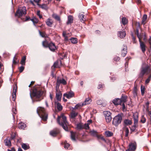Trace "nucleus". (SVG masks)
I'll list each match as a JSON object with an SVG mask.
<instances>
[{
	"label": "nucleus",
	"instance_id": "obj_1",
	"mask_svg": "<svg viewBox=\"0 0 151 151\" xmlns=\"http://www.w3.org/2000/svg\"><path fill=\"white\" fill-rule=\"evenodd\" d=\"M58 124L61 125L63 128L66 131H68L67 126L68 125L66 117L63 114H62L60 116H58L57 119Z\"/></svg>",
	"mask_w": 151,
	"mask_h": 151
},
{
	"label": "nucleus",
	"instance_id": "obj_2",
	"mask_svg": "<svg viewBox=\"0 0 151 151\" xmlns=\"http://www.w3.org/2000/svg\"><path fill=\"white\" fill-rule=\"evenodd\" d=\"M43 93V91L41 90H34L32 93V96L33 98L32 97L30 93V96L31 99L33 100L34 101H39L42 99L41 97Z\"/></svg>",
	"mask_w": 151,
	"mask_h": 151
},
{
	"label": "nucleus",
	"instance_id": "obj_3",
	"mask_svg": "<svg viewBox=\"0 0 151 151\" xmlns=\"http://www.w3.org/2000/svg\"><path fill=\"white\" fill-rule=\"evenodd\" d=\"M37 112L42 119L46 121L47 118V115L45 112V109L41 107H39L37 109Z\"/></svg>",
	"mask_w": 151,
	"mask_h": 151
},
{
	"label": "nucleus",
	"instance_id": "obj_4",
	"mask_svg": "<svg viewBox=\"0 0 151 151\" xmlns=\"http://www.w3.org/2000/svg\"><path fill=\"white\" fill-rule=\"evenodd\" d=\"M26 7L24 6H23L22 7H20L18 9L15 14V15L19 17L26 14Z\"/></svg>",
	"mask_w": 151,
	"mask_h": 151
},
{
	"label": "nucleus",
	"instance_id": "obj_5",
	"mask_svg": "<svg viewBox=\"0 0 151 151\" xmlns=\"http://www.w3.org/2000/svg\"><path fill=\"white\" fill-rule=\"evenodd\" d=\"M122 119V117L121 115L119 114L116 116L113 119L112 124L116 126H117L120 124Z\"/></svg>",
	"mask_w": 151,
	"mask_h": 151
},
{
	"label": "nucleus",
	"instance_id": "obj_6",
	"mask_svg": "<svg viewBox=\"0 0 151 151\" xmlns=\"http://www.w3.org/2000/svg\"><path fill=\"white\" fill-rule=\"evenodd\" d=\"M150 69L149 66H147L145 67L142 68L139 74V77L142 78L145 74H147L150 72Z\"/></svg>",
	"mask_w": 151,
	"mask_h": 151
},
{
	"label": "nucleus",
	"instance_id": "obj_7",
	"mask_svg": "<svg viewBox=\"0 0 151 151\" xmlns=\"http://www.w3.org/2000/svg\"><path fill=\"white\" fill-rule=\"evenodd\" d=\"M104 114L106 122H110L112 119L110 112L109 111H104Z\"/></svg>",
	"mask_w": 151,
	"mask_h": 151
},
{
	"label": "nucleus",
	"instance_id": "obj_8",
	"mask_svg": "<svg viewBox=\"0 0 151 151\" xmlns=\"http://www.w3.org/2000/svg\"><path fill=\"white\" fill-rule=\"evenodd\" d=\"M17 89V87L16 84L13 86V92L12 95V99L13 101H14L16 99V93Z\"/></svg>",
	"mask_w": 151,
	"mask_h": 151
},
{
	"label": "nucleus",
	"instance_id": "obj_9",
	"mask_svg": "<svg viewBox=\"0 0 151 151\" xmlns=\"http://www.w3.org/2000/svg\"><path fill=\"white\" fill-rule=\"evenodd\" d=\"M60 84H62L63 85H65L67 84V82L63 78L58 79V78L56 83V86L59 87Z\"/></svg>",
	"mask_w": 151,
	"mask_h": 151
},
{
	"label": "nucleus",
	"instance_id": "obj_10",
	"mask_svg": "<svg viewBox=\"0 0 151 151\" xmlns=\"http://www.w3.org/2000/svg\"><path fill=\"white\" fill-rule=\"evenodd\" d=\"M74 93L70 91L68 92L63 94V96L66 97L68 99H70L74 96Z\"/></svg>",
	"mask_w": 151,
	"mask_h": 151
},
{
	"label": "nucleus",
	"instance_id": "obj_11",
	"mask_svg": "<svg viewBox=\"0 0 151 151\" xmlns=\"http://www.w3.org/2000/svg\"><path fill=\"white\" fill-rule=\"evenodd\" d=\"M129 148L130 151H134L136 148V144L135 142L131 143L129 145Z\"/></svg>",
	"mask_w": 151,
	"mask_h": 151
},
{
	"label": "nucleus",
	"instance_id": "obj_12",
	"mask_svg": "<svg viewBox=\"0 0 151 151\" xmlns=\"http://www.w3.org/2000/svg\"><path fill=\"white\" fill-rule=\"evenodd\" d=\"M48 47L52 52H54L56 49V47L55 44L52 42L49 43Z\"/></svg>",
	"mask_w": 151,
	"mask_h": 151
},
{
	"label": "nucleus",
	"instance_id": "obj_13",
	"mask_svg": "<svg viewBox=\"0 0 151 151\" xmlns=\"http://www.w3.org/2000/svg\"><path fill=\"white\" fill-rule=\"evenodd\" d=\"M139 42L140 45V47L142 52L144 53L146 51V46L144 43L141 41V40H139Z\"/></svg>",
	"mask_w": 151,
	"mask_h": 151
},
{
	"label": "nucleus",
	"instance_id": "obj_14",
	"mask_svg": "<svg viewBox=\"0 0 151 151\" xmlns=\"http://www.w3.org/2000/svg\"><path fill=\"white\" fill-rule=\"evenodd\" d=\"M127 47L126 46L124 45L123 48L122 50V55L124 57L125 56L127 53Z\"/></svg>",
	"mask_w": 151,
	"mask_h": 151
},
{
	"label": "nucleus",
	"instance_id": "obj_15",
	"mask_svg": "<svg viewBox=\"0 0 151 151\" xmlns=\"http://www.w3.org/2000/svg\"><path fill=\"white\" fill-rule=\"evenodd\" d=\"M118 36L119 37L121 38H123L125 37L126 35V32L125 31L123 30L122 31H120L118 32Z\"/></svg>",
	"mask_w": 151,
	"mask_h": 151
},
{
	"label": "nucleus",
	"instance_id": "obj_16",
	"mask_svg": "<svg viewBox=\"0 0 151 151\" xmlns=\"http://www.w3.org/2000/svg\"><path fill=\"white\" fill-rule=\"evenodd\" d=\"M5 145L8 147H10L11 146V143L9 137H7L4 141Z\"/></svg>",
	"mask_w": 151,
	"mask_h": 151
},
{
	"label": "nucleus",
	"instance_id": "obj_17",
	"mask_svg": "<svg viewBox=\"0 0 151 151\" xmlns=\"http://www.w3.org/2000/svg\"><path fill=\"white\" fill-rule=\"evenodd\" d=\"M79 17L81 22L83 23H84L86 19L85 17V16L84 13H80L79 15Z\"/></svg>",
	"mask_w": 151,
	"mask_h": 151
},
{
	"label": "nucleus",
	"instance_id": "obj_18",
	"mask_svg": "<svg viewBox=\"0 0 151 151\" xmlns=\"http://www.w3.org/2000/svg\"><path fill=\"white\" fill-rule=\"evenodd\" d=\"M91 102V100L90 98H88L86 99L84 101V102L82 104V106L83 105H85L87 104H88L90 103Z\"/></svg>",
	"mask_w": 151,
	"mask_h": 151
},
{
	"label": "nucleus",
	"instance_id": "obj_19",
	"mask_svg": "<svg viewBox=\"0 0 151 151\" xmlns=\"http://www.w3.org/2000/svg\"><path fill=\"white\" fill-rule=\"evenodd\" d=\"M113 103L115 105H117L119 104H122L120 99H114L113 101Z\"/></svg>",
	"mask_w": 151,
	"mask_h": 151
},
{
	"label": "nucleus",
	"instance_id": "obj_20",
	"mask_svg": "<svg viewBox=\"0 0 151 151\" xmlns=\"http://www.w3.org/2000/svg\"><path fill=\"white\" fill-rule=\"evenodd\" d=\"M73 17L71 15H70L68 17V20L67 22V24H71L73 22Z\"/></svg>",
	"mask_w": 151,
	"mask_h": 151
},
{
	"label": "nucleus",
	"instance_id": "obj_21",
	"mask_svg": "<svg viewBox=\"0 0 151 151\" xmlns=\"http://www.w3.org/2000/svg\"><path fill=\"white\" fill-rule=\"evenodd\" d=\"M46 23L47 25L49 27H51L53 23L52 20L50 19H48L46 22Z\"/></svg>",
	"mask_w": 151,
	"mask_h": 151
},
{
	"label": "nucleus",
	"instance_id": "obj_22",
	"mask_svg": "<svg viewBox=\"0 0 151 151\" xmlns=\"http://www.w3.org/2000/svg\"><path fill=\"white\" fill-rule=\"evenodd\" d=\"M59 131L58 130H53L51 131L50 132V135L52 136H55L58 133Z\"/></svg>",
	"mask_w": 151,
	"mask_h": 151
},
{
	"label": "nucleus",
	"instance_id": "obj_23",
	"mask_svg": "<svg viewBox=\"0 0 151 151\" xmlns=\"http://www.w3.org/2000/svg\"><path fill=\"white\" fill-rule=\"evenodd\" d=\"M18 127L20 129H24L26 127V124L22 122L19 123L18 125Z\"/></svg>",
	"mask_w": 151,
	"mask_h": 151
},
{
	"label": "nucleus",
	"instance_id": "obj_24",
	"mask_svg": "<svg viewBox=\"0 0 151 151\" xmlns=\"http://www.w3.org/2000/svg\"><path fill=\"white\" fill-rule=\"evenodd\" d=\"M31 21L33 22L34 25L36 26L35 24L38 23V19L35 17H33L31 18Z\"/></svg>",
	"mask_w": 151,
	"mask_h": 151
},
{
	"label": "nucleus",
	"instance_id": "obj_25",
	"mask_svg": "<svg viewBox=\"0 0 151 151\" xmlns=\"http://www.w3.org/2000/svg\"><path fill=\"white\" fill-rule=\"evenodd\" d=\"M134 120V123L135 124H137L138 122V115L137 114H134L133 115Z\"/></svg>",
	"mask_w": 151,
	"mask_h": 151
},
{
	"label": "nucleus",
	"instance_id": "obj_26",
	"mask_svg": "<svg viewBox=\"0 0 151 151\" xmlns=\"http://www.w3.org/2000/svg\"><path fill=\"white\" fill-rule=\"evenodd\" d=\"M62 96V94L60 92L56 93V97L58 101H60Z\"/></svg>",
	"mask_w": 151,
	"mask_h": 151
},
{
	"label": "nucleus",
	"instance_id": "obj_27",
	"mask_svg": "<svg viewBox=\"0 0 151 151\" xmlns=\"http://www.w3.org/2000/svg\"><path fill=\"white\" fill-rule=\"evenodd\" d=\"M71 139L74 141L76 140V132H71Z\"/></svg>",
	"mask_w": 151,
	"mask_h": 151
},
{
	"label": "nucleus",
	"instance_id": "obj_28",
	"mask_svg": "<svg viewBox=\"0 0 151 151\" xmlns=\"http://www.w3.org/2000/svg\"><path fill=\"white\" fill-rule=\"evenodd\" d=\"M55 104L58 110L61 111L62 109V106L61 104L59 102H55Z\"/></svg>",
	"mask_w": 151,
	"mask_h": 151
},
{
	"label": "nucleus",
	"instance_id": "obj_29",
	"mask_svg": "<svg viewBox=\"0 0 151 151\" xmlns=\"http://www.w3.org/2000/svg\"><path fill=\"white\" fill-rule=\"evenodd\" d=\"M124 124L126 125H130L132 124V121L128 119H125L124 120Z\"/></svg>",
	"mask_w": 151,
	"mask_h": 151
},
{
	"label": "nucleus",
	"instance_id": "obj_30",
	"mask_svg": "<svg viewBox=\"0 0 151 151\" xmlns=\"http://www.w3.org/2000/svg\"><path fill=\"white\" fill-rule=\"evenodd\" d=\"M123 129L125 132V136L126 137H128L129 132V130L127 127L125 126L124 127Z\"/></svg>",
	"mask_w": 151,
	"mask_h": 151
},
{
	"label": "nucleus",
	"instance_id": "obj_31",
	"mask_svg": "<svg viewBox=\"0 0 151 151\" xmlns=\"http://www.w3.org/2000/svg\"><path fill=\"white\" fill-rule=\"evenodd\" d=\"M76 129L77 130H81L83 129V124L79 123L76 125Z\"/></svg>",
	"mask_w": 151,
	"mask_h": 151
},
{
	"label": "nucleus",
	"instance_id": "obj_32",
	"mask_svg": "<svg viewBox=\"0 0 151 151\" xmlns=\"http://www.w3.org/2000/svg\"><path fill=\"white\" fill-rule=\"evenodd\" d=\"M52 17L56 20L58 21H60V18L57 14H53L52 15Z\"/></svg>",
	"mask_w": 151,
	"mask_h": 151
},
{
	"label": "nucleus",
	"instance_id": "obj_33",
	"mask_svg": "<svg viewBox=\"0 0 151 151\" xmlns=\"http://www.w3.org/2000/svg\"><path fill=\"white\" fill-rule=\"evenodd\" d=\"M105 135L107 137H110L113 135V133L109 131H106L105 132Z\"/></svg>",
	"mask_w": 151,
	"mask_h": 151
},
{
	"label": "nucleus",
	"instance_id": "obj_34",
	"mask_svg": "<svg viewBox=\"0 0 151 151\" xmlns=\"http://www.w3.org/2000/svg\"><path fill=\"white\" fill-rule=\"evenodd\" d=\"M127 97L126 96H122L121 100V104H124V103L127 101Z\"/></svg>",
	"mask_w": 151,
	"mask_h": 151
},
{
	"label": "nucleus",
	"instance_id": "obj_35",
	"mask_svg": "<svg viewBox=\"0 0 151 151\" xmlns=\"http://www.w3.org/2000/svg\"><path fill=\"white\" fill-rule=\"evenodd\" d=\"M22 147L25 150H27L29 148V147L28 145L23 143L22 145Z\"/></svg>",
	"mask_w": 151,
	"mask_h": 151
},
{
	"label": "nucleus",
	"instance_id": "obj_36",
	"mask_svg": "<svg viewBox=\"0 0 151 151\" xmlns=\"http://www.w3.org/2000/svg\"><path fill=\"white\" fill-rule=\"evenodd\" d=\"M49 43L46 40L43 41L42 42V45L45 47H49Z\"/></svg>",
	"mask_w": 151,
	"mask_h": 151
},
{
	"label": "nucleus",
	"instance_id": "obj_37",
	"mask_svg": "<svg viewBox=\"0 0 151 151\" xmlns=\"http://www.w3.org/2000/svg\"><path fill=\"white\" fill-rule=\"evenodd\" d=\"M147 18V15L146 14H144L142 18V23L144 24L145 23V21L146 20Z\"/></svg>",
	"mask_w": 151,
	"mask_h": 151
},
{
	"label": "nucleus",
	"instance_id": "obj_38",
	"mask_svg": "<svg viewBox=\"0 0 151 151\" xmlns=\"http://www.w3.org/2000/svg\"><path fill=\"white\" fill-rule=\"evenodd\" d=\"M127 20L125 17H123L122 19V22L123 25H125L127 23Z\"/></svg>",
	"mask_w": 151,
	"mask_h": 151
},
{
	"label": "nucleus",
	"instance_id": "obj_39",
	"mask_svg": "<svg viewBox=\"0 0 151 151\" xmlns=\"http://www.w3.org/2000/svg\"><path fill=\"white\" fill-rule=\"evenodd\" d=\"M26 59V57L25 56H24L22 58L20 63L22 65H25Z\"/></svg>",
	"mask_w": 151,
	"mask_h": 151
},
{
	"label": "nucleus",
	"instance_id": "obj_40",
	"mask_svg": "<svg viewBox=\"0 0 151 151\" xmlns=\"http://www.w3.org/2000/svg\"><path fill=\"white\" fill-rule=\"evenodd\" d=\"M90 133L92 136H96L98 135L97 134V132L96 131L93 130L90 131Z\"/></svg>",
	"mask_w": 151,
	"mask_h": 151
},
{
	"label": "nucleus",
	"instance_id": "obj_41",
	"mask_svg": "<svg viewBox=\"0 0 151 151\" xmlns=\"http://www.w3.org/2000/svg\"><path fill=\"white\" fill-rule=\"evenodd\" d=\"M71 42L73 44H76L77 43L78 40L75 38H73L70 39Z\"/></svg>",
	"mask_w": 151,
	"mask_h": 151
},
{
	"label": "nucleus",
	"instance_id": "obj_42",
	"mask_svg": "<svg viewBox=\"0 0 151 151\" xmlns=\"http://www.w3.org/2000/svg\"><path fill=\"white\" fill-rule=\"evenodd\" d=\"M63 37L64 38V40L65 41H68V37L66 35V32L64 31L63 33Z\"/></svg>",
	"mask_w": 151,
	"mask_h": 151
},
{
	"label": "nucleus",
	"instance_id": "obj_43",
	"mask_svg": "<svg viewBox=\"0 0 151 151\" xmlns=\"http://www.w3.org/2000/svg\"><path fill=\"white\" fill-rule=\"evenodd\" d=\"M97 137L99 139H101V140L104 141L105 142H106V141L105 140V139L104 138L103 136H102L101 135H97Z\"/></svg>",
	"mask_w": 151,
	"mask_h": 151
},
{
	"label": "nucleus",
	"instance_id": "obj_44",
	"mask_svg": "<svg viewBox=\"0 0 151 151\" xmlns=\"http://www.w3.org/2000/svg\"><path fill=\"white\" fill-rule=\"evenodd\" d=\"M89 124L88 123H86L84 124H83V129H89Z\"/></svg>",
	"mask_w": 151,
	"mask_h": 151
},
{
	"label": "nucleus",
	"instance_id": "obj_45",
	"mask_svg": "<svg viewBox=\"0 0 151 151\" xmlns=\"http://www.w3.org/2000/svg\"><path fill=\"white\" fill-rule=\"evenodd\" d=\"M78 114L77 113H76L74 112H73L71 114V117L72 118H74Z\"/></svg>",
	"mask_w": 151,
	"mask_h": 151
},
{
	"label": "nucleus",
	"instance_id": "obj_46",
	"mask_svg": "<svg viewBox=\"0 0 151 151\" xmlns=\"http://www.w3.org/2000/svg\"><path fill=\"white\" fill-rule=\"evenodd\" d=\"M136 34L137 35V36L138 38L139 39V40L140 39L141 40V38H142V36H141L140 35H139V30L138 29H136Z\"/></svg>",
	"mask_w": 151,
	"mask_h": 151
},
{
	"label": "nucleus",
	"instance_id": "obj_47",
	"mask_svg": "<svg viewBox=\"0 0 151 151\" xmlns=\"http://www.w3.org/2000/svg\"><path fill=\"white\" fill-rule=\"evenodd\" d=\"M39 32L40 34L42 37H46L47 35L45 32H41L40 31Z\"/></svg>",
	"mask_w": 151,
	"mask_h": 151
},
{
	"label": "nucleus",
	"instance_id": "obj_48",
	"mask_svg": "<svg viewBox=\"0 0 151 151\" xmlns=\"http://www.w3.org/2000/svg\"><path fill=\"white\" fill-rule=\"evenodd\" d=\"M146 121V119L145 118L144 116L142 115L141 116V122L143 123H145Z\"/></svg>",
	"mask_w": 151,
	"mask_h": 151
},
{
	"label": "nucleus",
	"instance_id": "obj_49",
	"mask_svg": "<svg viewBox=\"0 0 151 151\" xmlns=\"http://www.w3.org/2000/svg\"><path fill=\"white\" fill-rule=\"evenodd\" d=\"M141 94L142 95H143L144 93L145 92V88L144 86H141Z\"/></svg>",
	"mask_w": 151,
	"mask_h": 151
},
{
	"label": "nucleus",
	"instance_id": "obj_50",
	"mask_svg": "<svg viewBox=\"0 0 151 151\" xmlns=\"http://www.w3.org/2000/svg\"><path fill=\"white\" fill-rule=\"evenodd\" d=\"M17 59L16 57V56L14 57L13 59V63L14 64H16L17 63Z\"/></svg>",
	"mask_w": 151,
	"mask_h": 151
},
{
	"label": "nucleus",
	"instance_id": "obj_51",
	"mask_svg": "<svg viewBox=\"0 0 151 151\" xmlns=\"http://www.w3.org/2000/svg\"><path fill=\"white\" fill-rule=\"evenodd\" d=\"M38 6H39L41 8L43 9H45L46 7V5L45 4H43L42 5H41L39 4V5Z\"/></svg>",
	"mask_w": 151,
	"mask_h": 151
},
{
	"label": "nucleus",
	"instance_id": "obj_52",
	"mask_svg": "<svg viewBox=\"0 0 151 151\" xmlns=\"http://www.w3.org/2000/svg\"><path fill=\"white\" fill-rule=\"evenodd\" d=\"M19 72L21 73L22 72L24 69V67L23 66H21L19 68Z\"/></svg>",
	"mask_w": 151,
	"mask_h": 151
},
{
	"label": "nucleus",
	"instance_id": "obj_53",
	"mask_svg": "<svg viewBox=\"0 0 151 151\" xmlns=\"http://www.w3.org/2000/svg\"><path fill=\"white\" fill-rule=\"evenodd\" d=\"M122 110L123 111H125L126 110V109L125 108V106L124 104H122Z\"/></svg>",
	"mask_w": 151,
	"mask_h": 151
},
{
	"label": "nucleus",
	"instance_id": "obj_54",
	"mask_svg": "<svg viewBox=\"0 0 151 151\" xmlns=\"http://www.w3.org/2000/svg\"><path fill=\"white\" fill-rule=\"evenodd\" d=\"M70 145L68 143H65V144L64 145V147L65 148L68 149V148L69 147Z\"/></svg>",
	"mask_w": 151,
	"mask_h": 151
},
{
	"label": "nucleus",
	"instance_id": "obj_55",
	"mask_svg": "<svg viewBox=\"0 0 151 151\" xmlns=\"http://www.w3.org/2000/svg\"><path fill=\"white\" fill-rule=\"evenodd\" d=\"M37 15L39 17L40 19L42 18V16L40 14V11H39L37 12Z\"/></svg>",
	"mask_w": 151,
	"mask_h": 151
},
{
	"label": "nucleus",
	"instance_id": "obj_56",
	"mask_svg": "<svg viewBox=\"0 0 151 151\" xmlns=\"http://www.w3.org/2000/svg\"><path fill=\"white\" fill-rule=\"evenodd\" d=\"M58 63L57 62H55L53 65V66L54 68H56L57 67V66H58Z\"/></svg>",
	"mask_w": 151,
	"mask_h": 151
},
{
	"label": "nucleus",
	"instance_id": "obj_57",
	"mask_svg": "<svg viewBox=\"0 0 151 151\" xmlns=\"http://www.w3.org/2000/svg\"><path fill=\"white\" fill-rule=\"evenodd\" d=\"M41 1V0H34V1L35 2H36V3H37V4L38 5H39V2Z\"/></svg>",
	"mask_w": 151,
	"mask_h": 151
},
{
	"label": "nucleus",
	"instance_id": "obj_58",
	"mask_svg": "<svg viewBox=\"0 0 151 151\" xmlns=\"http://www.w3.org/2000/svg\"><path fill=\"white\" fill-rule=\"evenodd\" d=\"M120 58L119 57H116L114 58V60L115 61H117L119 60Z\"/></svg>",
	"mask_w": 151,
	"mask_h": 151
},
{
	"label": "nucleus",
	"instance_id": "obj_59",
	"mask_svg": "<svg viewBox=\"0 0 151 151\" xmlns=\"http://www.w3.org/2000/svg\"><path fill=\"white\" fill-rule=\"evenodd\" d=\"M97 104H98L99 105H101L102 104V102L100 100H99L97 101Z\"/></svg>",
	"mask_w": 151,
	"mask_h": 151
},
{
	"label": "nucleus",
	"instance_id": "obj_60",
	"mask_svg": "<svg viewBox=\"0 0 151 151\" xmlns=\"http://www.w3.org/2000/svg\"><path fill=\"white\" fill-rule=\"evenodd\" d=\"M12 111L14 114H16L17 113V112L16 111V109L14 108H13L12 109Z\"/></svg>",
	"mask_w": 151,
	"mask_h": 151
},
{
	"label": "nucleus",
	"instance_id": "obj_61",
	"mask_svg": "<svg viewBox=\"0 0 151 151\" xmlns=\"http://www.w3.org/2000/svg\"><path fill=\"white\" fill-rule=\"evenodd\" d=\"M150 80L151 79H150L148 78L146 80L145 83H148L150 81Z\"/></svg>",
	"mask_w": 151,
	"mask_h": 151
},
{
	"label": "nucleus",
	"instance_id": "obj_62",
	"mask_svg": "<svg viewBox=\"0 0 151 151\" xmlns=\"http://www.w3.org/2000/svg\"><path fill=\"white\" fill-rule=\"evenodd\" d=\"M31 18L29 17H26V19L25 20L26 21H27L28 20H31Z\"/></svg>",
	"mask_w": 151,
	"mask_h": 151
},
{
	"label": "nucleus",
	"instance_id": "obj_63",
	"mask_svg": "<svg viewBox=\"0 0 151 151\" xmlns=\"http://www.w3.org/2000/svg\"><path fill=\"white\" fill-rule=\"evenodd\" d=\"M149 103L148 102H147L146 103V106L147 108H148L149 107Z\"/></svg>",
	"mask_w": 151,
	"mask_h": 151
},
{
	"label": "nucleus",
	"instance_id": "obj_64",
	"mask_svg": "<svg viewBox=\"0 0 151 151\" xmlns=\"http://www.w3.org/2000/svg\"><path fill=\"white\" fill-rule=\"evenodd\" d=\"M8 151H15V149L14 148H12L11 150L8 149Z\"/></svg>",
	"mask_w": 151,
	"mask_h": 151
}]
</instances>
